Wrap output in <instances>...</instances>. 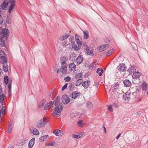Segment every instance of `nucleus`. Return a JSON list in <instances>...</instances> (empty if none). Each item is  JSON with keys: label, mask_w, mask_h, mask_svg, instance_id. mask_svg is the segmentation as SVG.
Segmentation results:
<instances>
[{"label": "nucleus", "mask_w": 148, "mask_h": 148, "mask_svg": "<svg viewBox=\"0 0 148 148\" xmlns=\"http://www.w3.org/2000/svg\"><path fill=\"white\" fill-rule=\"evenodd\" d=\"M81 93L77 91L73 92L71 94L72 97L73 99H76L77 97L79 96Z\"/></svg>", "instance_id": "2eb2a0df"}, {"label": "nucleus", "mask_w": 148, "mask_h": 148, "mask_svg": "<svg viewBox=\"0 0 148 148\" xmlns=\"http://www.w3.org/2000/svg\"><path fill=\"white\" fill-rule=\"evenodd\" d=\"M136 68L135 67L132 66L129 68L127 70L130 75H131L132 73H134L136 70Z\"/></svg>", "instance_id": "4be33fe9"}, {"label": "nucleus", "mask_w": 148, "mask_h": 148, "mask_svg": "<svg viewBox=\"0 0 148 148\" xmlns=\"http://www.w3.org/2000/svg\"><path fill=\"white\" fill-rule=\"evenodd\" d=\"M12 128L11 124L10 122L8 128V133H10L11 132Z\"/></svg>", "instance_id": "58836bf2"}, {"label": "nucleus", "mask_w": 148, "mask_h": 148, "mask_svg": "<svg viewBox=\"0 0 148 148\" xmlns=\"http://www.w3.org/2000/svg\"><path fill=\"white\" fill-rule=\"evenodd\" d=\"M109 46L108 44L103 45L99 46L97 49L99 51H102L106 50L108 48Z\"/></svg>", "instance_id": "9d476101"}, {"label": "nucleus", "mask_w": 148, "mask_h": 148, "mask_svg": "<svg viewBox=\"0 0 148 148\" xmlns=\"http://www.w3.org/2000/svg\"><path fill=\"white\" fill-rule=\"evenodd\" d=\"M6 23L8 24H10L12 23L11 20L9 18H7L6 20Z\"/></svg>", "instance_id": "de8ad7c7"}, {"label": "nucleus", "mask_w": 148, "mask_h": 148, "mask_svg": "<svg viewBox=\"0 0 148 148\" xmlns=\"http://www.w3.org/2000/svg\"><path fill=\"white\" fill-rule=\"evenodd\" d=\"M82 83V79H79L77 80L75 83V85L76 86H79Z\"/></svg>", "instance_id": "a19ab883"}, {"label": "nucleus", "mask_w": 148, "mask_h": 148, "mask_svg": "<svg viewBox=\"0 0 148 148\" xmlns=\"http://www.w3.org/2000/svg\"><path fill=\"white\" fill-rule=\"evenodd\" d=\"M103 128L104 129V133L105 134H106V128L105 127H103Z\"/></svg>", "instance_id": "13d9d810"}, {"label": "nucleus", "mask_w": 148, "mask_h": 148, "mask_svg": "<svg viewBox=\"0 0 148 148\" xmlns=\"http://www.w3.org/2000/svg\"><path fill=\"white\" fill-rule=\"evenodd\" d=\"M124 100L125 101H128L130 99V94L128 92H126L124 95Z\"/></svg>", "instance_id": "f3484780"}, {"label": "nucleus", "mask_w": 148, "mask_h": 148, "mask_svg": "<svg viewBox=\"0 0 148 148\" xmlns=\"http://www.w3.org/2000/svg\"><path fill=\"white\" fill-rule=\"evenodd\" d=\"M75 36V40L77 43L78 45H81L82 43V38L77 34H76Z\"/></svg>", "instance_id": "1a4fd4ad"}, {"label": "nucleus", "mask_w": 148, "mask_h": 148, "mask_svg": "<svg viewBox=\"0 0 148 148\" xmlns=\"http://www.w3.org/2000/svg\"><path fill=\"white\" fill-rule=\"evenodd\" d=\"M75 87V84L74 82H72L69 84V88L70 90L72 91L74 90Z\"/></svg>", "instance_id": "c85d7f7f"}, {"label": "nucleus", "mask_w": 148, "mask_h": 148, "mask_svg": "<svg viewBox=\"0 0 148 148\" xmlns=\"http://www.w3.org/2000/svg\"><path fill=\"white\" fill-rule=\"evenodd\" d=\"M8 30L7 29H1L0 30V37L6 39L8 34Z\"/></svg>", "instance_id": "20e7f679"}, {"label": "nucleus", "mask_w": 148, "mask_h": 148, "mask_svg": "<svg viewBox=\"0 0 148 148\" xmlns=\"http://www.w3.org/2000/svg\"><path fill=\"white\" fill-rule=\"evenodd\" d=\"M10 6L9 7L8 12L9 13H11L12 10H13L15 8V1H10L9 2Z\"/></svg>", "instance_id": "6e6552de"}, {"label": "nucleus", "mask_w": 148, "mask_h": 148, "mask_svg": "<svg viewBox=\"0 0 148 148\" xmlns=\"http://www.w3.org/2000/svg\"><path fill=\"white\" fill-rule=\"evenodd\" d=\"M108 109L110 112H111L113 111V109L112 106H109L108 107Z\"/></svg>", "instance_id": "603ef678"}, {"label": "nucleus", "mask_w": 148, "mask_h": 148, "mask_svg": "<svg viewBox=\"0 0 148 148\" xmlns=\"http://www.w3.org/2000/svg\"><path fill=\"white\" fill-rule=\"evenodd\" d=\"M45 100H42L41 102L39 103L38 105V107L40 108L42 107L45 104Z\"/></svg>", "instance_id": "e433bc0d"}, {"label": "nucleus", "mask_w": 148, "mask_h": 148, "mask_svg": "<svg viewBox=\"0 0 148 148\" xmlns=\"http://www.w3.org/2000/svg\"><path fill=\"white\" fill-rule=\"evenodd\" d=\"M2 90V88L1 86L0 85V92H1Z\"/></svg>", "instance_id": "bf43d9fd"}, {"label": "nucleus", "mask_w": 148, "mask_h": 148, "mask_svg": "<svg viewBox=\"0 0 148 148\" xmlns=\"http://www.w3.org/2000/svg\"><path fill=\"white\" fill-rule=\"evenodd\" d=\"M141 88L143 90L145 91L148 88V85L146 82L144 81L141 84Z\"/></svg>", "instance_id": "dca6fc26"}, {"label": "nucleus", "mask_w": 148, "mask_h": 148, "mask_svg": "<svg viewBox=\"0 0 148 148\" xmlns=\"http://www.w3.org/2000/svg\"><path fill=\"white\" fill-rule=\"evenodd\" d=\"M49 137V136L48 135H45L40 137L39 138V140L41 142H44L48 140Z\"/></svg>", "instance_id": "ddd939ff"}, {"label": "nucleus", "mask_w": 148, "mask_h": 148, "mask_svg": "<svg viewBox=\"0 0 148 148\" xmlns=\"http://www.w3.org/2000/svg\"><path fill=\"white\" fill-rule=\"evenodd\" d=\"M113 106L115 107L116 108H118L119 107V105L118 104L115 103H114L113 104Z\"/></svg>", "instance_id": "3c124183"}, {"label": "nucleus", "mask_w": 148, "mask_h": 148, "mask_svg": "<svg viewBox=\"0 0 148 148\" xmlns=\"http://www.w3.org/2000/svg\"><path fill=\"white\" fill-rule=\"evenodd\" d=\"M86 106L88 109H90L92 108L93 106L92 103L89 101L87 102Z\"/></svg>", "instance_id": "72a5a7b5"}, {"label": "nucleus", "mask_w": 148, "mask_h": 148, "mask_svg": "<svg viewBox=\"0 0 148 148\" xmlns=\"http://www.w3.org/2000/svg\"><path fill=\"white\" fill-rule=\"evenodd\" d=\"M83 121L82 120H80L77 122L78 125L79 127H83L84 125V124L83 123Z\"/></svg>", "instance_id": "2f4dec72"}, {"label": "nucleus", "mask_w": 148, "mask_h": 148, "mask_svg": "<svg viewBox=\"0 0 148 148\" xmlns=\"http://www.w3.org/2000/svg\"><path fill=\"white\" fill-rule=\"evenodd\" d=\"M3 21V19L2 16L0 15V25L2 24Z\"/></svg>", "instance_id": "49530a36"}, {"label": "nucleus", "mask_w": 148, "mask_h": 148, "mask_svg": "<svg viewBox=\"0 0 148 148\" xmlns=\"http://www.w3.org/2000/svg\"><path fill=\"white\" fill-rule=\"evenodd\" d=\"M123 83L125 85L126 87H128L130 86L131 83L127 79H126L123 81Z\"/></svg>", "instance_id": "bb28decb"}, {"label": "nucleus", "mask_w": 148, "mask_h": 148, "mask_svg": "<svg viewBox=\"0 0 148 148\" xmlns=\"http://www.w3.org/2000/svg\"><path fill=\"white\" fill-rule=\"evenodd\" d=\"M114 51V50L113 49L109 51L106 53V56H109Z\"/></svg>", "instance_id": "79ce46f5"}, {"label": "nucleus", "mask_w": 148, "mask_h": 148, "mask_svg": "<svg viewBox=\"0 0 148 148\" xmlns=\"http://www.w3.org/2000/svg\"><path fill=\"white\" fill-rule=\"evenodd\" d=\"M94 66L92 64H91L89 66V69H92Z\"/></svg>", "instance_id": "864d4df0"}, {"label": "nucleus", "mask_w": 148, "mask_h": 148, "mask_svg": "<svg viewBox=\"0 0 148 148\" xmlns=\"http://www.w3.org/2000/svg\"><path fill=\"white\" fill-rule=\"evenodd\" d=\"M68 84L66 83L62 87V90H64L66 88Z\"/></svg>", "instance_id": "8fccbe9b"}, {"label": "nucleus", "mask_w": 148, "mask_h": 148, "mask_svg": "<svg viewBox=\"0 0 148 148\" xmlns=\"http://www.w3.org/2000/svg\"><path fill=\"white\" fill-rule=\"evenodd\" d=\"M1 53H2L3 54H4V53L3 51H1Z\"/></svg>", "instance_id": "e2e57ef3"}, {"label": "nucleus", "mask_w": 148, "mask_h": 148, "mask_svg": "<svg viewBox=\"0 0 148 148\" xmlns=\"http://www.w3.org/2000/svg\"><path fill=\"white\" fill-rule=\"evenodd\" d=\"M67 58L65 57L63 58L60 69V71L62 74H65L67 73L68 65L66 61H67Z\"/></svg>", "instance_id": "7ed1b4c3"}, {"label": "nucleus", "mask_w": 148, "mask_h": 148, "mask_svg": "<svg viewBox=\"0 0 148 148\" xmlns=\"http://www.w3.org/2000/svg\"><path fill=\"white\" fill-rule=\"evenodd\" d=\"M53 133L58 136H61L64 134L63 132L61 130H56L53 131Z\"/></svg>", "instance_id": "f8f14e48"}, {"label": "nucleus", "mask_w": 148, "mask_h": 148, "mask_svg": "<svg viewBox=\"0 0 148 148\" xmlns=\"http://www.w3.org/2000/svg\"><path fill=\"white\" fill-rule=\"evenodd\" d=\"M59 69L57 71V73H59Z\"/></svg>", "instance_id": "052dcab7"}, {"label": "nucleus", "mask_w": 148, "mask_h": 148, "mask_svg": "<svg viewBox=\"0 0 148 148\" xmlns=\"http://www.w3.org/2000/svg\"><path fill=\"white\" fill-rule=\"evenodd\" d=\"M32 133L34 135H38L39 134V133L38 131L36 128H34L32 131Z\"/></svg>", "instance_id": "c9c22d12"}, {"label": "nucleus", "mask_w": 148, "mask_h": 148, "mask_svg": "<svg viewBox=\"0 0 148 148\" xmlns=\"http://www.w3.org/2000/svg\"><path fill=\"white\" fill-rule=\"evenodd\" d=\"M10 148H14V147L11 146L10 147Z\"/></svg>", "instance_id": "680f3d73"}, {"label": "nucleus", "mask_w": 148, "mask_h": 148, "mask_svg": "<svg viewBox=\"0 0 148 148\" xmlns=\"http://www.w3.org/2000/svg\"><path fill=\"white\" fill-rule=\"evenodd\" d=\"M118 69L119 71L123 72L126 71L127 68L125 64H122L118 67Z\"/></svg>", "instance_id": "9b49d317"}, {"label": "nucleus", "mask_w": 148, "mask_h": 148, "mask_svg": "<svg viewBox=\"0 0 148 148\" xmlns=\"http://www.w3.org/2000/svg\"><path fill=\"white\" fill-rule=\"evenodd\" d=\"M141 73L137 72H135L132 75V77L134 78H138L141 75Z\"/></svg>", "instance_id": "6ab92c4d"}, {"label": "nucleus", "mask_w": 148, "mask_h": 148, "mask_svg": "<svg viewBox=\"0 0 148 148\" xmlns=\"http://www.w3.org/2000/svg\"><path fill=\"white\" fill-rule=\"evenodd\" d=\"M0 63L2 62L3 64L4 63H7V60L6 59V58L4 56H2L0 57Z\"/></svg>", "instance_id": "b1692460"}, {"label": "nucleus", "mask_w": 148, "mask_h": 148, "mask_svg": "<svg viewBox=\"0 0 148 148\" xmlns=\"http://www.w3.org/2000/svg\"><path fill=\"white\" fill-rule=\"evenodd\" d=\"M55 144V143L54 141H53L52 142H50L48 144V145L49 146H53Z\"/></svg>", "instance_id": "09e8293b"}, {"label": "nucleus", "mask_w": 148, "mask_h": 148, "mask_svg": "<svg viewBox=\"0 0 148 148\" xmlns=\"http://www.w3.org/2000/svg\"><path fill=\"white\" fill-rule=\"evenodd\" d=\"M83 133H82L79 134H73L72 135V137L74 138H80L83 135Z\"/></svg>", "instance_id": "cd10ccee"}, {"label": "nucleus", "mask_w": 148, "mask_h": 148, "mask_svg": "<svg viewBox=\"0 0 148 148\" xmlns=\"http://www.w3.org/2000/svg\"><path fill=\"white\" fill-rule=\"evenodd\" d=\"M71 38H71H70V40H71H71H72V38Z\"/></svg>", "instance_id": "69168bd1"}, {"label": "nucleus", "mask_w": 148, "mask_h": 148, "mask_svg": "<svg viewBox=\"0 0 148 148\" xmlns=\"http://www.w3.org/2000/svg\"><path fill=\"white\" fill-rule=\"evenodd\" d=\"M2 90L0 92V103H2L4 100V98L5 97V95L2 92Z\"/></svg>", "instance_id": "aec40b11"}, {"label": "nucleus", "mask_w": 148, "mask_h": 148, "mask_svg": "<svg viewBox=\"0 0 148 148\" xmlns=\"http://www.w3.org/2000/svg\"><path fill=\"white\" fill-rule=\"evenodd\" d=\"M46 124L45 119L43 118L38 121L36 124V126L37 127H40L44 126Z\"/></svg>", "instance_id": "39448f33"}, {"label": "nucleus", "mask_w": 148, "mask_h": 148, "mask_svg": "<svg viewBox=\"0 0 148 148\" xmlns=\"http://www.w3.org/2000/svg\"><path fill=\"white\" fill-rule=\"evenodd\" d=\"M62 44L63 45L66 46L68 44H66V42H64L62 43Z\"/></svg>", "instance_id": "6e6d98bb"}, {"label": "nucleus", "mask_w": 148, "mask_h": 148, "mask_svg": "<svg viewBox=\"0 0 148 148\" xmlns=\"http://www.w3.org/2000/svg\"><path fill=\"white\" fill-rule=\"evenodd\" d=\"M80 45L75 44L74 42L72 43V47L75 51H77L80 49Z\"/></svg>", "instance_id": "4468645a"}, {"label": "nucleus", "mask_w": 148, "mask_h": 148, "mask_svg": "<svg viewBox=\"0 0 148 148\" xmlns=\"http://www.w3.org/2000/svg\"><path fill=\"white\" fill-rule=\"evenodd\" d=\"M82 86L85 89L89 88L90 91H95L98 88V85L95 84H93L89 81H84L82 82Z\"/></svg>", "instance_id": "f03ea898"}, {"label": "nucleus", "mask_w": 148, "mask_h": 148, "mask_svg": "<svg viewBox=\"0 0 148 148\" xmlns=\"http://www.w3.org/2000/svg\"><path fill=\"white\" fill-rule=\"evenodd\" d=\"M86 53L87 55H90L92 54V51L90 50L89 47H87L85 50Z\"/></svg>", "instance_id": "7c9ffc66"}, {"label": "nucleus", "mask_w": 148, "mask_h": 148, "mask_svg": "<svg viewBox=\"0 0 148 148\" xmlns=\"http://www.w3.org/2000/svg\"><path fill=\"white\" fill-rule=\"evenodd\" d=\"M84 45H85V47H86L87 46V45H86V44H84Z\"/></svg>", "instance_id": "338daca9"}, {"label": "nucleus", "mask_w": 148, "mask_h": 148, "mask_svg": "<svg viewBox=\"0 0 148 148\" xmlns=\"http://www.w3.org/2000/svg\"><path fill=\"white\" fill-rule=\"evenodd\" d=\"M134 89L135 90V91H134L133 93H137V92H138L140 90V88L137 86H135L132 88Z\"/></svg>", "instance_id": "ea45409f"}, {"label": "nucleus", "mask_w": 148, "mask_h": 148, "mask_svg": "<svg viewBox=\"0 0 148 148\" xmlns=\"http://www.w3.org/2000/svg\"><path fill=\"white\" fill-rule=\"evenodd\" d=\"M84 38L85 39H87L89 37V32L87 31H83Z\"/></svg>", "instance_id": "c756f323"}, {"label": "nucleus", "mask_w": 148, "mask_h": 148, "mask_svg": "<svg viewBox=\"0 0 148 148\" xmlns=\"http://www.w3.org/2000/svg\"><path fill=\"white\" fill-rule=\"evenodd\" d=\"M5 39L0 37V47H3L5 46Z\"/></svg>", "instance_id": "393cba45"}, {"label": "nucleus", "mask_w": 148, "mask_h": 148, "mask_svg": "<svg viewBox=\"0 0 148 148\" xmlns=\"http://www.w3.org/2000/svg\"><path fill=\"white\" fill-rule=\"evenodd\" d=\"M119 86V84L117 83H115L113 86V87L114 89L118 88Z\"/></svg>", "instance_id": "c03bdc74"}, {"label": "nucleus", "mask_w": 148, "mask_h": 148, "mask_svg": "<svg viewBox=\"0 0 148 148\" xmlns=\"http://www.w3.org/2000/svg\"><path fill=\"white\" fill-rule=\"evenodd\" d=\"M76 68V66L75 64L73 63H71L70 64L69 66V69L70 71H73L75 70Z\"/></svg>", "instance_id": "a211bd4d"}, {"label": "nucleus", "mask_w": 148, "mask_h": 148, "mask_svg": "<svg viewBox=\"0 0 148 148\" xmlns=\"http://www.w3.org/2000/svg\"><path fill=\"white\" fill-rule=\"evenodd\" d=\"M62 102L65 104H68L70 101L69 97L66 95H63L62 98Z\"/></svg>", "instance_id": "423d86ee"}, {"label": "nucleus", "mask_w": 148, "mask_h": 148, "mask_svg": "<svg viewBox=\"0 0 148 148\" xmlns=\"http://www.w3.org/2000/svg\"><path fill=\"white\" fill-rule=\"evenodd\" d=\"M2 72V70L1 69V68H0V73Z\"/></svg>", "instance_id": "0e129e2a"}, {"label": "nucleus", "mask_w": 148, "mask_h": 148, "mask_svg": "<svg viewBox=\"0 0 148 148\" xmlns=\"http://www.w3.org/2000/svg\"><path fill=\"white\" fill-rule=\"evenodd\" d=\"M34 140L35 138H33L29 141L28 144V147L29 148H32L34 144Z\"/></svg>", "instance_id": "412c9836"}, {"label": "nucleus", "mask_w": 148, "mask_h": 148, "mask_svg": "<svg viewBox=\"0 0 148 148\" xmlns=\"http://www.w3.org/2000/svg\"><path fill=\"white\" fill-rule=\"evenodd\" d=\"M9 2L7 1H3V2L0 5L1 9L3 10H6L8 9Z\"/></svg>", "instance_id": "0eeeda50"}, {"label": "nucleus", "mask_w": 148, "mask_h": 148, "mask_svg": "<svg viewBox=\"0 0 148 148\" xmlns=\"http://www.w3.org/2000/svg\"><path fill=\"white\" fill-rule=\"evenodd\" d=\"M83 60V58L82 56L81 55L79 56L77 58V64H79L81 63Z\"/></svg>", "instance_id": "a878e982"}, {"label": "nucleus", "mask_w": 148, "mask_h": 148, "mask_svg": "<svg viewBox=\"0 0 148 148\" xmlns=\"http://www.w3.org/2000/svg\"><path fill=\"white\" fill-rule=\"evenodd\" d=\"M69 36V35L68 34H64L60 36L59 38V39L60 40L62 41L67 38Z\"/></svg>", "instance_id": "5701e85b"}, {"label": "nucleus", "mask_w": 148, "mask_h": 148, "mask_svg": "<svg viewBox=\"0 0 148 148\" xmlns=\"http://www.w3.org/2000/svg\"><path fill=\"white\" fill-rule=\"evenodd\" d=\"M103 70L102 69L98 68L96 73H98L99 75L101 76L103 73Z\"/></svg>", "instance_id": "f704fd0d"}, {"label": "nucleus", "mask_w": 148, "mask_h": 148, "mask_svg": "<svg viewBox=\"0 0 148 148\" xmlns=\"http://www.w3.org/2000/svg\"><path fill=\"white\" fill-rule=\"evenodd\" d=\"M121 133L119 134V135H117V136H116V138L117 139H118L119 138L120 136H121Z\"/></svg>", "instance_id": "5fc2aeb1"}, {"label": "nucleus", "mask_w": 148, "mask_h": 148, "mask_svg": "<svg viewBox=\"0 0 148 148\" xmlns=\"http://www.w3.org/2000/svg\"><path fill=\"white\" fill-rule=\"evenodd\" d=\"M8 88L9 90H10L11 88V85L10 84H9L8 85Z\"/></svg>", "instance_id": "4d7b16f0"}, {"label": "nucleus", "mask_w": 148, "mask_h": 148, "mask_svg": "<svg viewBox=\"0 0 148 148\" xmlns=\"http://www.w3.org/2000/svg\"><path fill=\"white\" fill-rule=\"evenodd\" d=\"M3 70L5 72H7L8 71V64L7 63H4L3 64Z\"/></svg>", "instance_id": "473e14b6"}, {"label": "nucleus", "mask_w": 148, "mask_h": 148, "mask_svg": "<svg viewBox=\"0 0 148 148\" xmlns=\"http://www.w3.org/2000/svg\"><path fill=\"white\" fill-rule=\"evenodd\" d=\"M59 101L60 99H58L57 97L54 101H50L46 103L44 106V109L47 110L50 109L51 107L53 106L54 103L55 102V107L54 109L53 115L54 117H59L61 114V111L63 108L62 104L61 103L60 104Z\"/></svg>", "instance_id": "f257e3e1"}, {"label": "nucleus", "mask_w": 148, "mask_h": 148, "mask_svg": "<svg viewBox=\"0 0 148 148\" xmlns=\"http://www.w3.org/2000/svg\"><path fill=\"white\" fill-rule=\"evenodd\" d=\"M82 74L81 73H79L78 74L76 75L75 76V78L76 79H82Z\"/></svg>", "instance_id": "4c0bfd02"}, {"label": "nucleus", "mask_w": 148, "mask_h": 148, "mask_svg": "<svg viewBox=\"0 0 148 148\" xmlns=\"http://www.w3.org/2000/svg\"><path fill=\"white\" fill-rule=\"evenodd\" d=\"M5 84L7 85L8 83V77L7 75L5 76L4 78Z\"/></svg>", "instance_id": "37998d69"}, {"label": "nucleus", "mask_w": 148, "mask_h": 148, "mask_svg": "<svg viewBox=\"0 0 148 148\" xmlns=\"http://www.w3.org/2000/svg\"><path fill=\"white\" fill-rule=\"evenodd\" d=\"M1 12V9L0 8V13Z\"/></svg>", "instance_id": "774afa93"}, {"label": "nucleus", "mask_w": 148, "mask_h": 148, "mask_svg": "<svg viewBox=\"0 0 148 148\" xmlns=\"http://www.w3.org/2000/svg\"><path fill=\"white\" fill-rule=\"evenodd\" d=\"M71 78L69 77H66L64 78V80L66 82H68L71 80Z\"/></svg>", "instance_id": "a18cd8bd"}]
</instances>
